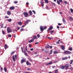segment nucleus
<instances>
[{"instance_id":"1","label":"nucleus","mask_w":73,"mask_h":73,"mask_svg":"<svg viewBox=\"0 0 73 73\" xmlns=\"http://www.w3.org/2000/svg\"><path fill=\"white\" fill-rule=\"evenodd\" d=\"M7 31L8 33H11L12 32V30L10 27H8L7 28Z\"/></svg>"},{"instance_id":"2","label":"nucleus","mask_w":73,"mask_h":73,"mask_svg":"<svg viewBox=\"0 0 73 73\" xmlns=\"http://www.w3.org/2000/svg\"><path fill=\"white\" fill-rule=\"evenodd\" d=\"M63 53L64 54H70L71 53V52L67 50L63 52Z\"/></svg>"},{"instance_id":"3","label":"nucleus","mask_w":73,"mask_h":73,"mask_svg":"<svg viewBox=\"0 0 73 73\" xmlns=\"http://www.w3.org/2000/svg\"><path fill=\"white\" fill-rule=\"evenodd\" d=\"M23 15H24V17H27L28 16V14L27 12H24L23 13Z\"/></svg>"},{"instance_id":"4","label":"nucleus","mask_w":73,"mask_h":73,"mask_svg":"<svg viewBox=\"0 0 73 73\" xmlns=\"http://www.w3.org/2000/svg\"><path fill=\"white\" fill-rule=\"evenodd\" d=\"M31 21L30 20H27L25 22V25H26L27 24H28L29 22H31Z\"/></svg>"},{"instance_id":"5","label":"nucleus","mask_w":73,"mask_h":73,"mask_svg":"<svg viewBox=\"0 0 73 73\" xmlns=\"http://www.w3.org/2000/svg\"><path fill=\"white\" fill-rule=\"evenodd\" d=\"M53 28V27L52 26L50 27L49 29L48 30H47V32H49V31H50V30H52V29Z\"/></svg>"},{"instance_id":"6","label":"nucleus","mask_w":73,"mask_h":73,"mask_svg":"<svg viewBox=\"0 0 73 73\" xmlns=\"http://www.w3.org/2000/svg\"><path fill=\"white\" fill-rule=\"evenodd\" d=\"M26 61V60L25 59H23L21 60V64H23V62H25Z\"/></svg>"},{"instance_id":"7","label":"nucleus","mask_w":73,"mask_h":73,"mask_svg":"<svg viewBox=\"0 0 73 73\" xmlns=\"http://www.w3.org/2000/svg\"><path fill=\"white\" fill-rule=\"evenodd\" d=\"M15 9V6L11 7H10V10H13V9Z\"/></svg>"},{"instance_id":"8","label":"nucleus","mask_w":73,"mask_h":73,"mask_svg":"<svg viewBox=\"0 0 73 73\" xmlns=\"http://www.w3.org/2000/svg\"><path fill=\"white\" fill-rule=\"evenodd\" d=\"M65 68V69H68V68H69V65L66 64L64 66Z\"/></svg>"},{"instance_id":"9","label":"nucleus","mask_w":73,"mask_h":73,"mask_svg":"<svg viewBox=\"0 0 73 73\" xmlns=\"http://www.w3.org/2000/svg\"><path fill=\"white\" fill-rule=\"evenodd\" d=\"M7 13L8 15H11V12L9 11H7Z\"/></svg>"},{"instance_id":"10","label":"nucleus","mask_w":73,"mask_h":73,"mask_svg":"<svg viewBox=\"0 0 73 73\" xmlns=\"http://www.w3.org/2000/svg\"><path fill=\"white\" fill-rule=\"evenodd\" d=\"M40 29L41 31H44V29L42 26H40Z\"/></svg>"},{"instance_id":"11","label":"nucleus","mask_w":73,"mask_h":73,"mask_svg":"<svg viewBox=\"0 0 73 73\" xmlns=\"http://www.w3.org/2000/svg\"><path fill=\"white\" fill-rule=\"evenodd\" d=\"M8 47H9L8 46H7V44L5 45L4 48L5 49H7V48H8Z\"/></svg>"},{"instance_id":"12","label":"nucleus","mask_w":73,"mask_h":73,"mask_svg":"<svg viewBox=\"0 0 73 73\" xmlns=\"http://www.w3.org/2000/svg\"><path fill=\"white\" fill-rule=\"evenodd\" d=\"M60 68L62 69H65V66H62L60 67Z\"/></svg>"},{"instance_id":"13","label":"nucleus","mask_w":73,"mask_h":73,"mask_svg":"<svg viewBox=\"0 0 73 73\" xmlns=\"http://www.w3.org/2000/svg\"><path fill=\"white\" fill-rule=\"evenodd\" d=\"M13 60L14 62L16 61V60H15V56L13 55L12 57Z\"/></svg>"},{"instance_id":"14","label":"nucleus","mask_w":73,"mask_h":73,"mask_svg":"<svg viewBox=\"0 0 73 73\" xmlns=\"http://www.w3.org/2000/svg\"><path fill=\"white\" fill-rule=\"evenodd\" d=\"M61 48L62 50H65V47L63 45H61Z\"/></svg>"},{"instance_id":"15","label":"nucleus","mask_w":73,"mask_h":73,"mask_svg":"<svg viewBox=\"0 0 73 73\" xmlns=\"http://www.w3.org/2000/svg\"><path fill=\"white\" fill-rule=\"evenodd\" d=\"M44 2L41 1L40 2V4L42 5V7H44Z\"/></svg>"},{"instance_id":"16","label":"nucleus","mask_w":73,"mask_h":73,"mask_svg":"<svg viewBox=\"0 0 73 73\" xmlns=\"http://www.w3.org/2000/svg\"><path fill=\"white\" fill-rule=\"evenodd\" d=\"M33 41H34V39H31V40H30L29 41V43H31V42H33Z\"/></svg>"},{"instance_id":"17","label":"nucleus","mask_w":73,"mask_h":73,"mask_svg":"<svg viewBox=\"0 0 73 73\" xmlns=\"http://www.w3.org/2000/svg\"><path fill=\"white\" fill-rule=\"evenodd\" d=\"M18 24L19 25H22L23 23H22V22H18Z\"/></svg>"},{"instance_id":"18","label":"nucleus","mask_w":73,"mask_h":73,"mask_svg":"<svg viewBox=\"0 0 73 73\" xmlns=\"http://www.w3.org/2000/svg\"><path fill=\"white\" fill-rule=\"evenodd\" d=\"M29 13L30 15H33V14H32V11L31 10H30L29 11Z\"/></svg>"},{"instance_id":"19","label":"nucleus","mask_w":73,"mask_h":73,"mask_svg":"<svg viewBox=\"0 0 73 73\" xmlns=\"http://www.w3.org/2000/svg\"><path fill=\"white\" fill-rule=\"evenodd\" d=\"M68 59V57H66L64 58H62V60H67Z\"/></svg>"},{"instance_id":"20","label":"nucleus","mask_w":73,"mask_h":73,"mask_svg":"<svg viewBox=\"0 0 73 73\" xmlns=\"http://www.w3.org/2000/svg\"><path fill=\"white\" fill-rule=\"evenodd\" d=\"M54 54H57L58 53V51H54Z\"/></svg>"},{"instance_id":"21","label":"nucleus","mask_w":73,"mask_h":73,"mask_svg":"<svg viewBox=\"0 0 73 73\" xmlns=\"http://www.w3.org/2000/svg\"><path fill=\"white\" fill-rule=\"evenodd\" d=\"M37 38V36H34L33 38H32L33 39L35 40Z\"/></svg>"},{"instance_id":"22","label":"nucleus","mask_w":73,"mask_h":73,"mask_svg":"<svg viewBox=\"0 0 73 73\" xmlns=\"http://www.w3.org/2000/svg\"><path fill=\"white\" fill-rule=\"evenodd\" d=\"M28 60L30 61V62H33V60L31 58H28Z\"/></svg>"},{"instance_id":"23","label":"nucleus","mask_w":73,"mask_h":73,"mask_svg":"<svg viewBox=\"0 0 73 73\" xmlns=\"http://www.w3.org/2000/svg\"><path fill=\"white\" fill-rule=\"evenodd\" d=\"M52 64V62H50L49 63H48L46 64V65H50Z\"/></svg>"},{"instance_id":"24","label":"nucleus","mask_w":73,"mask_h":73,"mask_svg":"<svg viewBox=\"0 0 73 73\" xmlns=\"http://www.w3.org/2000/svg\"><path fill=\"white\" fill-rule=\"evenodd\" d=\"M44 1L45 2V3H46L47 4H48V3H49V1H48V0H45Z\"/></svg>"},{"instance_id":"25","label":"nucleus","mask_w":73,"mask_h":73,"mask_svg":"<svg viewBox=\"0 0 73 73\" xmlns=\"http://www.w3.org/2000/svg\"><path fill=\"white\" fill-rule=\"evenodd\" d=\"M58 69H56L55 71V73H58Z\"/></svg>"},{"instance_id":"26","label":"nucleus","mask_w":73,"mask_h":73,"mask_svg":"<svg viewBox=\"0 0 73 73\" xmlns=\"http://www.w3.org/2000/svg\"><path fill=\"white\" fill-rule=\"evenodd\" d=\"M7 21L8 22H11L12 21V19H9L7 20Z\"/></svg>"},{"instance_id":"27","label":"nucleus","mask_w":73,"mask_h":73,"mask_svg":"<svg viewBox=\"0 0 73 73\" xmlns=\"http://www.w3.org/2000/svg\"><path fill=\"white\" fill-rule=\"evenodd\" d=\"M25 52V53L24 54L26 56H28V54L26 53V52H25V51H24Z\"/></svg>"},{"instance_id":"28","label":"nucleus","mask_w":73,"mask_h":73,"mask_svg":"<svg viewBox=\"0 0 73 73\" xmlns=\"http://www.w3.org/2000/svg\"><path fill=\"white\" fill-rule=\"evenodd\" d=\"M62 20H63V22L64 24L66 23V21H65V19H64V18L62 19Z\"/></svg>"},{"instance_id":"29","label":"nucleus","mask_w":73,"mask_h":73,"mask_svg":"<svg viewBox=\"0 0 73 73\" xmlns=\"http://www.w3.org/2000/svg\"><path fill=\"white\" fill-rule=\"evenodd\" d=\"M69 19H70V20H71V21L73 20V18H72V17H69Z\"/></svg>"},{"instance_id":"30","label":"nucleus","mask_w":73,"mask_h":73,"mask_svg":"<svg viewBox=\"0 0 73 73\" xmlns=\"http://www.w3.org/2000/svg\"><path fill=\"white\" fill-rule=\"evenodd\" d=\"M50 48V46H49V45H47V46L46 47V48Z\"/></svg>"},{"instance_id":"31","label":"nucleus","mask_w":73,"mask_h":73,"mask_svg":"<svg viewBox=\"0 0 73 73\" xmlns=\"http://www.w3.org/2000/svg\"><path fill=\"white\" fill-rule=\"evenodd\" d=\"M26 64L27 66H28V65H29V62H28V61L26 62Z\"/></svg>"},{"instance_id":"32","label":"nucleus","mask_w":73,"mask_h":73,"mask_svg":"<svg viewBox=\"0 0 73 73\" xmlns=\"http://www.w3.org/2000/svg\"><path fill=\"white\" fill-rule=\"evenodd\" d=\"M50 52L49 54H52V52H53V51L52 50H50Z\"/></svg>"},{"instance_id":"33","label":"nucleus","mask_w":73,"mask_h":73,"mask_svg":"<svg viewBox=\"0 0 73 73\" xmlns=\"http://www.w3.org/2000/svg\"><path fill=\"white\" fill-rule=\"evenodd\" d=\"M57 3H58V4L60 5V1L58 0H57Z\"/></svg>"},{"instance_id":"34","label":"nucleus","mask_w":73,"mask_h":73,"mask_svg":"<svg viewBox=\"0 0 73 73\" xmlns=\"http://www.w3.org/2000/svg\"><path fill=\"white\" fill-rule=\"evenodd\" d=\"M70 11H71V13H73V9H72V8H71L70 9Z\"/></svg>"},{"instance_id":"35","label":"nucleus","mask_w":73,"mask_h":73,"mask_svg":"<svg viewBox=\"0 0 73 73\" xmlns=\"http://www.w3.org/2000/svg\"><path fill=\"white\" fill-rule=\"evenodd\" d=\"M14 4H17V3H18V1H14Z\"/></svg>"},{"instance_id":"36","label":"nucleus","mask_w":73,"mask_h":73,"mask_svg":"<svg viewBox=\"0 0 73 73\" xmlns=\"http://www.w3.org/2000/svg\"><path fill=\"white\" fill-rule=\"evenodd\" d=\"M69 50H70V51H72V48L71 47L70 48H69Z\"/></svg>"},{"instance_id":"37","label":"nucleus","mask_w":73,"mask_h":73,"mask_svg":"<svg viewBox=\"0 0 73 73\" xmlns=\"http://www.w3.org/2000/svg\"><path fill=\"white\" fill-rule=\"evenodd\" d=\"M3 25H4V24H2L1 25H0V26H1V28H3V27H4V26H3Z\"/></svg>"},{"instance_id":"38","label":"nucleus","mask_w":73,"mask_h":73,"mask_svg":"<svg viewBox=\"0 0 73 73\" xmlns=\"http://www.w3.org/2000/svg\"><path fill=\"white\" fill-rule=\"evenodd\" d=\"M14 53H15V51H13L12 52H11V55L13 54H14Z\"/></svg>"},{"instance_id":"39","label":"nucleus","mask_w":73,"mask_h":73,"mask_svg":"<svg viewBox=\"0 0 73 73\" xmlns=\"http://www.w3.org/2000/svg\"><path fill=\"white\" fill-rule=\"evenodd\" d=\"M4 70L5 72H7V68H6V67H5L4 68Z\"/></svg>"},{"instance_id":"40","label":"nucleus","mask_w":73,"mask_h":73,"mask_svg":"<svg viewBox=\"0 0 73 73\" xmlns=\"http://www.w3.org/2000/svg\"><path fill=\"white\" fill-rule=\"evenodd\" d=\"M2 34H3V35H5V32H4V31L3 30H2Z\"/></svg>"},{"instance_id":"41","label":"nucleus","mask_w":73,"mask_h":73,"mask_svg":"<svg viewBox=\"0 0 73 73\" xmlns=\"http://www.w3.org/2000/svg\"><path fill=\"white\" fill-rule=\"evenodd\" d=\"M53 32H54V30H52L50 32V34L51 35L52 33H53Z\"/></svg>"},{"instance_id":"42","label":"nucleus","mask_w":73,"mask_h":73,"mask_svg":"<svg viewBox=\"0 0 73 73\" xmlns=\"http://www.w3.org/2000/svg\"><path fill=\"white\" fill-rule=\"evenodd\" d=\"M70 61H71V62L70 63V64H72V63H73V60H71Z\"/></svg>"},{"instance_id":"43","label":"nucleus","mask_w":73,"mask_h":73,"mask_svg":"<svg viewBox=\"0 0 73 73\" xmlns=\"http://www.w3.org/2000/svg\"><path fill=\"white\" fill-rule=\"evenodd\" d=\"M5 19H9V17H8L7 16H6L5 17Z\"/></svg>"},{"instance_id":"44","label":"nucleus","mask_w":73,"mask_h":73,"mask_svg":"<svg viewBox=\"0 0 73 73\" xmlns=\"http://www.w3.org/2000/svg\"><path fill=\"white\" fill-rule=\"evenodd\" d=\"M20 29V27H17V30H19V29Z\"/></svg>"},{"instance_id":"45","label":"nucleus","mask_w":73,"mask_h":73,"mask_svg":"<svg viewBox=\"0 0 73 73\" xmlns=\"http://www.w3.org/2000/svg\"><path fill=\"white\" fill-rule=\"evenodd\" d=\"M8 36L9 37H12V35H8Z\"/></svg>"},{"instance_id":"46","label":"nucleus","mask_w":73,"mask_h":73,"mask_svg":"<svg viewBox=\"0 0 73 73\" xmlns=\"http://www.w3.org/2000/svg\"><path fill=\"white\" fill-rule=\"evenodd\" d=\"M37 37H40V35L39 34H37Z\"/></svg>"},{"instance_id":"47","label":"nucleus","mask_w":73,"mask_h":73,"mask_svg":"<svg viewBox=\"0 0 73 73\" xmlns=\"http://www.w3.org/2000/svg\"><path fill=\"white\" fill-rule=\"evenodd\" d=\"M32 12H33V13H34V14H36V12H35V11L33 10L32 11Z\"/></svg>"},{"instance_id":"48","label":"nucleus","mask_w":73,"mask_h":73,"mask_svg":"<svg viewBox=\"0 0 73 73\" xmlns=\"http://www.w3.org/2000/svg\"><path fill=\"white\" fill-rule=\"evenodd\" d=\"M64 3L66 4H68V2H67V1H64Z\"/></svg>"},{"instance_id":"49","label":"nucleus","mask_w":73,"mask_h":73,"mask_svg":"<svg viewBox=\"0 0 73 73\" xmlns=\"http://www.w3.org/2000/svg\"><path fill=\"white\" fill-rule=\"evenodd\" d=\"M46 9H47V10H49V7H46Z\"/></svg>"},{"instance_id":"50","label":"nucleus","mask_w":73,"mask_h":73,"mask_svg":"<svg viewBox=\"0 0 73 73\" xmlns=\"http://www.w3.org/2000/svg\"><path fill=\"white\" fill-rule=\"evenodd\" d=\"M24 30V29H21L20 30V31H21V32H22V31H23Z\"/></svg>"},{"instance_id":"51","label":"nucleus","mask_w":73,"mask_h":73,"mask_svg":"<svg viewBox=\"0 0 73 73\" xmlns=\"http://www.w3.org/2000/svg\"><path fill=\"white\" fill-rule=\"evenodd\" d=\"M56 68V66H52V68H53V69H54V68Z\"/></svg>"},{"instance_id":"52","label":"nucleus","mask_w":73,"mask_h":73,"mask_svg":"<svg viewBox=\"0 0 73 73\" xmlns=\"http://www.w3.org/2000/svg\"><path fill=\"white\" fill-rule=\"evenodd\" d=\"M34 54H37V52H35Z\"/></svg>"},{"instance_id":"53","label":"nucleus","mask_w":73,"mask_h":73,"mask_svg":"<svg viewBox=\"0 0 73 73\" xmlns=\"http://www.w3.org/2000/svg\"><path fill=\"white\" fill-rule=\"evenodd\" d=\"M15 57L16 59H17V55H15Z\"/></svg>"},{"instance_id":"54","label":"nucleus","mask_w":73,"mask_h":73,"mask_svg":"<svg viewBox=\"0 0 73 73\" xmlns=\"http://www.w3.org/2000/svg\"><path fill=\"white\" fill-rule=\"evenodd\" d=\"M58 25L61 26V23H58Z\"/></svg>"},{"instance_id":"55","label":"nucleus","mask_w":73,"mask_h":73,"mask_svg":"<svg viewBox=\"0 0 73 73\" xmlns=\"http://www.w3.org/2000/svg\"><path fill=\"white\" fill-rule=\"evenodd\" d=\"M59 1H60V3H62V0H59Z\"/></svg>"},{"instance_id":"56","label":"nucleus","mask_w":73,"mask_h":73,"mask_svg":"<svg viewBox=\"0 0 73 73\" xmlns=\"http://www.w3.org/2000/svg\"><path fill=\"white\" fill-rule=\"evenodd\" d=\"M25 50H26V51H27V46H26V47Z\"/></svg>"},{"instance_id":"57","label":"nucleus","mask_w":73,"mask_h":73,"mask_svg":"<svg viewBox=\"0 0 73 73\" xmlns=\"http://www.w3.org/2000/svg\"><path fill=\"white\" fill-rule=\"evenodd\" d=\"M33 49H33V48H31V49H30V50L32 51V50H33Z\"/></svg>"},{"instance_id":"58","label":"nucleus","mask_w":73,"mask_h":73,"mask_svg":"<svg viewBox=\"0 0 73 73\" xmlns=\"http://www.w3.org/2000/svg\"><path fill=\"white\" fill-rule=\"evenodd\" d=\"M56 43L57 44H60V43L58 42H56Z\"/></svg>"},{"instance_id":"59","label":"nucleus","mask_w":73,"mask_h":73,"mask_svg":"<svg viewBox=\"0 0 73 73\" xmlns=\"http://www.w3.org/2000/svg\"><path fill=\"white\" fill-rule=\"evenodd\" d=\"M26 4L27 5H28L29 4V3L27 2Z\"/></svg>"},{"instance_id":"60","label":"nucleus","mask_w":73,"mask_h":73,"mask_svg":"<svg viewBox=\"0 0 73 73\" xmlns=\"http://www.w3.org/2000/svg\"><path fill=\"white\" fill-rule=\"evenodd\" d=\"M44 29H46V27H44Z\"/></svg>"},{"instance_id":"61","label":"nucleus","mask_w":73,"mask_h":73,"mask_svg":"<svg viewBox=\"0 0 73 73\" xmlns=\"http://www.w3.org/2000/svg\"><path fill=\"white\" fill-rule=\"evenodd\" d=\"M25 73H31V72H25Z\"/></svg>"},{"instance_id":"62","label":"nucleus","mask_w":73,"mask_h":73,"mask_svg":"<svg viewBox=\"0 0 73 73\" xmlns=\"http://www.w3.org/2000/svg\"><path fill=\"white\" fill-rule=\"evenodd\" d=\"M47 38H49L50 40H51V38H50V37H47Z\"/></svg>"},{"instance_id":"63","label":"nucleus","mask_w":73,"mask_h":73,"mask_svg":"<svg viewBox=\"0 0 73 73\" xmlns=\"http://www.w3.org/2000/svg\"><path fill=\"white\" fill-rule=\"evenodd\" d=\"M27 70L28 71H29V70H31V69H29V68H28L27 69Z\"/></svg>"},{"instance_id":"64","label":"nucleus","mask_w":73,"mask_h":73,"mask_svg":"<svg viewBox=\"0 0 73 73\" xmlns=\"http://www.w3.org/2000/svg\"><path fill=\"white\" fill-rule=\"evenodd\" d=\"M60 28V27L58 26H57V28L58 29V28Z\"/></svg>"}]
</instances>
